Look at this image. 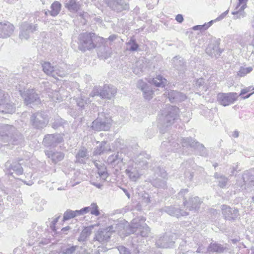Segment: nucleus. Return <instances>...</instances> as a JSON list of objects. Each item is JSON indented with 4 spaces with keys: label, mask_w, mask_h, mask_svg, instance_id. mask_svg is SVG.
Instances as JSON below:
<instances>
[{
    "label": "nucleus",
    "mask_w": 254,
    "mask_h": 254,
    "mask_svg": "<svg viewBox=\"0 0 254 254\" xmlns=\"http://www.w3.org/2000/svg\"><path fill=\"white\" fill-rule=\"evenodd\" d=\"M150 155L146 153H142L130 159L125 163V173L132 182H136L141 177L140 171L148 168L146 159H149Z\"/></svg>",
    "instance_id": "nucleus-1"
},
{
    "label": "nucleus",
    "mask_w": 254,
    "mask_h": 254,
    "mask_svg": "<svg viewBox=\"0 0 254 254\" xmlns=\"http://www.w3.org/2000/svg\"><path fill=\"white\" fill-rule=\"evenodd\" d=\"M0 137L4 142H11L18 144L23 141V137L15 128L7 124H0Z\"/></svg>",
    "instance_id": "nucleus-2"
},
{
    "label": "nucleus",
    "mask_w": 254,
    "mask_h": 254,
    "mask_svg": "<svg viewBox=\"0 0 254 254\" xmlns=\"http://www.w3.org/2000/svg\"><path fill=\"white\" fill-rule=\"evenodd\" d=\"M78 40L79 49L85 51L94 48L96 47L95 42H100L103 43L105 40L93 33H83L79 35Z\"/></svg>",
    "instance_id": "nucleus-3"
},
{
    "label": "nucleus",
    "mask_w": 254,
    "mask_h": 254,
    "mask_svg": "<svg viewBox=\"0 0 254 254\" xmlns=\"http://www.w3.org/2000/svg\"><path fill=\"white\" fill-rule=\"evenodd\" d=\"M179 111L176 106H169L159 118L160 126L164 128L172 125L177 120Z\"/></svg>",
    "instance_id": "nucleus-4"
},
{
    "label": "nucleus",
    "mask_w": 254,
    "mask_h": 254,
    "mask_svg": "<svg viewBox=\"0 0 254 254\" xmlns=\"http://www.w3.org/2000/svg\"><path fill=\"white\" fill-rule=\"evenodd\" d=\"M146 219L143 217H139L133 219L130 225V231L132 233H136L142 237H148L150 230L144 222Z\"/></svg>",
    "instance_id": "nucleus-5"
},
{
    "label": "nucleus",
    "mask_w": 254,
    "mask_h": 254,
    "mask_svg": "<svg viewBox=\"0 0 254 254\" xmlns=\"http://www.w3.org/2000/svg\"><path fill=\"white\" fill-rule=\"evenodd\" d=\"M112 122L109 115L101 113L99 114L98 118L92 122V128L96 131L108 130L111 127Z\"/></svg>",
    "instance_id": "nucleus-6"
},
{
    "label": "nucleus",
    "mask_w": 254,
    "mask_h": 254,
    "mask_svg": "<svg viewBox=\"0 0 254 254\" xmlns=\"http://www.w3.org/2000/svg\"><path fill=\"white\" fill-rule=\"evenodd\" d=\"M188 192V189H182L178 193V196L183 198V204L189 210H197L199 208L202 201L198 196L190 197L188 201L185 198V195Z\"/></svg>",
    "instance_id": "nucleus-7"
},
{
    "label": "nucleus",
    "mask_w": 254,
    "mask_h": 254,
    "mask_svg": "<svg viewBox=\"0 0 254 254\" xmlns=\"http://www.w3.org/2000/svg\"><path fill=\"white\" fill-rule=\"evenodd\" d=\"M238 95L236 93H219L217 96L218 103L223 106H227L233 104L237 100Z\"/></svg>",
    "instance_id": "nucleus-8"
},
{
    "label": "nucleus",
    "mask_w": 254,
    "mask_h": 254,
    "mask_svg": "<svg viewBox=\"0 0 254 254\" xmlns=\"http://www.w3.org/2000/svg\"><path fill=\"white\" fill-rule=\"evenodd\" d=\"M30 122L34 127L42 128L46 126L48 121L46 115L42 113H36L31 116Z\"/></svg>",
    "instance_id": "nucleus-9"
},
{
    "label": "nucleus",
    "mask_w": 254,
    "mask_h": 254,
    "mask_svg": "<svg viewBox=\"0 0 254 254\" xmlns=\"http://www.w3.org/2000/svg\"><path fill=\"white\" fill-rule=\"evenodd\" d=\"M20 29L19 38L21 40H27L31 33L38 30V26L37 24L24 22L21 24Z\"/></svg>",
    "instance_id": "nucleus-10"
},
{
    "label": "nucleus",
    "mask_w": 254,
    "mask_h": 254,
    "mask_svg": "<svg viewBox=\"0 0 254 254\" xmlns=\"http://www.w3.org/2000/svg\"><path fill=\"white\" fill-rule=\"evenodd\" d=\"M63 141V136L61 134H52L46 135L43 143L47 147H55Z\"/></svg>",
    "instance_id": "nucleus-11"
},
{
    "label": "nucleus",
    "mask_w": 254,
    "mask_h": 254,
    "mask_svg": "<svg viewBox=\"0 0 254 254\" xmlns=\"http://www.w3.org/2000/svg\"><path fill=\"white\" fill-rule=\"evenodd\" d=\"M21 92V95L26 105L34 102L38 103L40 98L35 90L33 89H29L23 92Z\"/></svg>",
    "instance_id": "nucleus-12"
},
{
    "label": "nucleus",
    "mask_w": 254,
    "mask_h": 254,
    "mask_svg": "<svg viewBox=\"0 0 254 254\" xmlns=\"http://www.w3.org/2000/svg\"><path fill=\"white\" fill-rule=\"evenodd\" d=\"M14 29V25L8 21L0 22V38H7L10 37Z\"/></svg>",
    "instance_id": "nucleus-13"
},
{
    "label": "nucleus",
    "mask_w": 254,
    "mask_h": 254,
    "mask_svg": "<svg viewBox=\"0 0 254 254\" xmlns=\"http://www.w3.org/2000/svg\"><path fill=\"white\" fill-rule=\"evenodd\" d=\"M181 143L183 147L189 146L194 147L200 150V154L202 156L205 155V148L204 146L198 142L195 141L192 138L187 137L181 139Z\"/></svg>",
    "instance_id": "nucleus-14"
},
{
    "label": "nucleus",
    "mask_w": 254,
    "mask_h": 254,
    "mask_svg": "<svg viewBox=\"0 0 254 254\" xmlns=\"http://www.w3.org/2000/svg\"><path fill=\"white\" fill-rule=\"evenodd\" d=\"M5 169L6 173L10 175H12L13 174L11 170H13L17 175H21L23 172V168L20 164L17 162H11V161H7L5 163Z\"/></svg>",
    "instance_id": "nucleus-15"
},
{
    "label": "nucleus",
    "mask_w": 254,
    "mask_h": 254,
    "mask_svg": "<svg viewBox=\"0 0 254 254\" xmlns=\"http://www.w3.org/2000/svg\"><path fill=\"white\" fill-rule=\"evenodd\" d=\"M221 210L224 218L228 220H235L239 215L238 209L226 205H222Z\"/></svg>",
    "instance_id": "nucleus-16"
},
{
    "label": "nucleus",
    "mask_w": 254,
    "mask_h": 254,
    "mask_svg": "<svg viewBox=\"0 0 254 254\" xmlns=\"http://www.w3.org/2000/svg\"><path fill=\"white\" fill-rule=\"evenodd\" d=\"M123 159L122 153L118 152L116 154L109 156L107 159V163L111 167L115 168L116 170H118L121 169L123 164Z\"/></svg>",
    "instance_id": "nucleus-17"
},
{
    "label": "nucleus",
    "mask_w": 254,
    "mask_h": 254,
    "mask_svg": "<svg viewBox=\"0 0 254 254\" xmlns=\"http://www.w3.org/2000/svg\"><path fill=\"white\" fill-rule=\"evenodd\" d=\"M107 4L113 10L121 11L128 8L124 0H105Z\"/></svg>",
    "instance_id": "nucleus-18"
},
{
    "label": "nucleus",
    "mask_w": 254,
    "mask_h": 254,
    "mask_svg": "<svg viewBox=\"0 0 254 254\" xmlns=\"http://www.w3.org/2000/svg\"><path fill=\"white\" fill-rule=\"evenodd\" d=\"M164 94L168 96L170 101L172 103L184 101L187 98L185 94L172 90H168Z\"/></svg>",
    "instance_id": "nucleus-19"
},
{
    "label": "nucleus",
    "mask_w": 254,
    "mask_h": 254,
    "mask_svg": "<svg viewBox=\"0 0 254 254\" xmlns=\"http://www.w3.org/2000/svg\"><path fill=\"white\" fill-rule=\"evenodd\" d=\"M116 93L117 89L115 87L112 85H105L103 87H101L100 97L111 99L115 96Z\"/></svg>",
    "instance_id": "nucleus-20"
},
{
    "label": "nucleus",
    "mask_w": 254,
    "mask_h": 254,
    "mask_svg": "<svg viewBox=\"0 0 254 254\" xmlns=\"http://www.w3.org/2000/svg\"><path fill=\"white\" fill-rule=\"evenodd\" d=\"M45 153L47 157L54 164L61 161L64 157V154L61 151L47 150L45 151Z\"/></svg>",
    "instance_id": "nucleus-21"
},
{
    "label": "nucleus",
    "mask_w": 254,
    "mask_h": 254,
    "mask_svg": "<svg viewBox=\"0 0 254 254\" xmlns=\"http://www.w3.org/2000/svg\"><path fill=\"white\" fill-rule=\"evenodd\" d=\"M248 0H238V3L232 14L236 15V18H240L243 17L245 13L244 9L247 7V3Z\"/></svg>",
    "instance_id": "nucleus-22"
},
{
    "label": "nucleus",
    "mask_w": 254,
    "mask_h": 254,
    "mask_svg": "<svg viewBox=\"0 0 254 254\" xmlns=\"http://www.w3.org/2000/svg\"><path fill=\"white\" fill-rule=\"evenodd\" d=\"M219 43L217 41H211L208 45L206 51L207 54L211 57H217L220 56L221 51L219 48Z\"/></svg>",
    "instance_id": "nucleus-23"
},
{
    "label": "nucleus",
    "mask_w": 254,
    "mask_h": 254,
    "mask_svg": "<svg viewBox=\"0 0 254 254\" xmlns=\"http://www.w3.org/2000/svg\"><path fill=\"white\" fill-rule=\"evenodd\" d=\"M167 179V174L166 171H163L161 172L160 178L153 180L151 183L156 188L164 189L166 187Z\"/></svg>",
    "instance_id": "nucleus-24"
},
{
    "label": "nucleus",
    "mask_w": 254,
    "mask_h": 254,
    "mask_svg": "<svg viewBox=\"0 0 254 254\" xmlns=\"http://www.w3.org/2000/svg\"><path fill=\"white\" fill-rule=\"evenodd\" d=\"M162 210L168 213L170 215L176 216L177 217L188 215V213L187 212L183 211L182 210L173 206L165 207L162 209Z\"/></svg>",
    "instance_id": "nucleus-25"
},
{
    "label": "nucleus",
    "mask_w": 254,
    "mask_h": 254,
    "mask_svg": "<svg viewBox=\"0 0 254 254\" xmlns=\"http://www.w3.org/2000/svg\"><path fill=\"white\" fill-rule=\"evenodd\" d=\"M76 162L81 164L85 163L86 161L88 159L87 149L82 147L80 148L75 155Z\"/></svg>",
    "instance_id": "nucleus-26"
},
{
    "label": "nucleus",
    "mask_w": 254,
    "mask_h": 254,
    "mask_svg": "<svg viewBox=\"0 0 254 254\" xmlns=\"http://www.w3.org/2000/svg\"><path fill=\"white\" fill-rule=\"evenodd\" d=\"M15 111V107L9 100L0 103V112L4 114H12Z\"/></svg>",
    "instance_id": "nucleus-27"
},
{
    "label": "nucleus",
    "mask_w": 254,
    "mask_h": 254,
    "mask_svg": "<svg viewBox=\"0 0 254 254\" xmlns=\"http://www.w3.org/2000/svg\"><path fill=\"white\" fill-rule=\"evenodd\" d=\"M249 179V172L246 171L242 175V178L237 180L236 186L240 187V190H244L248 189L247 182Z\"/></svg>",
    "instance_id": "nucleus-28"
},
{
    "label": "nucleus",
    "mask_w": 254,
    "mask_h": 254,
    "mask_svg": "<svg viewBox=\"0 0 254 254\" xmlns=\"http://www.w3.org/2000/svg\"><path fill=\"white\" fill-rule=\"evenodd\" d=\"M172 61L174 67L178 70L180 73H183L185 70V65L183 59L181 57H176L173 58Z\"/></svg>",
    "instance_id": "nucleus-29"
},
{
    "label": "nucleus",
    "mask_w": 254,
    "mask_h": 254,
    "mask_svg": "<svg viewBox=\"0 0 254 254\" xmlns=\"http://www.w3.org/2000/svg\"><path fill=\"white\" fill-rule=\"evenodd\" d=\"M111 150L110 146L107 144L105 141L100 143L99 146H97L94 151V155H100Z\"/></svg>",
    "instance_id": "nucleus-30"
},
{
    "label": "nucleus",
    "mask_w": 254,
    "mask_h": 254,
    "mask_svg": "<svg viewBox=\"0 0 254 254\" xmlns=\"http://www.w3.org/2000/svg\"><path fill=\"white\" fill-rule=\"evenodd\" d=\"M110 237V235L109 232L105 230H101L98 231L96 232L94 239L99 242L102 243L107 241Z\"/></svg>",
    "instance_id": "nucleus-31"
},
{
    "label": "nucleus",
    "mask_w": 254,
    "mask_h": 254,
    "mask_svg": "<svg viewBox=\"0 0 254 254\" xmlns=\"http://www.w3.org/2000/svg\"><path fill=\"white\" fill-rule=\"evenodd\" d=\"M214 177L215 179L217 180L219 187L221 188H224L227 186L229 181L227 177L218 173H215Z\"/></svg>",
    "instance_id": "nucleus-32"
},
{
    "label": "nucleus",
    "mask_w": 254,
    "mask_h": 254,
    "mask_svg": "<svg viewBox=\"0 0 254 254\" xmlns=\"http://www.w3.org/2000/svg\"><path fill=\"white\" fill-rule=\"evenodd\" d=\"M65 7L70 12H77L80 8V4L77 0H68L64 4Z\"/></svg>",
    "instance_id": "nucleus-33"
},
{
    "label": "nucleus",
    "mask_w": 254,
    "mask_h": 254,
    "mask_svg": "<svg viewBox=\"0 0 254 254\" xmlns=\"http://www.w3.org/2000/svg\"><path fill=\"white\" fill-rule=\"evenodd\" d=\"M168 239V237L166 236H164L163 237H160L158 240H157L156 245L159 248H167L172 246L174 244V242L171 241L169 243L167 242Z\"/></svg>",
    "instance_id": "nucleus-34"
},
{
    "label": "nucleus",
    "mask_w": 254,
    "mask_h": 254,
    "mask_svg": "<svg viewBox=\"0 0 254 254\" xmlns=\"http://www.w3.org/2000/svg\"><path fill=\"white\" fill-rule=\"evenodd\" d=\"M43 71L47 75L55 77V68L52 66L50 63L45 62L42 64Z\"/></svg>",
    "instance_id": "nucleus-35"
},
{
    "label": "nucleus",
    "mask_w": 254,
    "mask_h": 254,
    "mask_svg": "<svg viewBox=\"0 0 254 254\" xmlns=\"http://www.w3.org/2000/svg\"><path fill=\"white\" fill-rule=\"evenodd\" d=\"M225 249V248L219 244L211 243L207 248V251L210 252L223 253Z\"/></svg>",
    "instance_id": "nucleus-36"
},
{
    "label": "nucleus",
    "mask_w": 254,
    "mask_h": 254,
    "mask_svg": "<svg viewBox=\"0 0 254 254\" xmlns=\"http://www.w3.org/2000/svg\"><path fill=\"white\" fill-rule=\"evenodd\" d=\"M61 9V4L58 1H54L51 6V10L49 14L52 16H57Z\"/></svg>",
    "instance_id": "nucleus-37"
},
{
    "label": "nucleus",
    "mask_w": 254,
    "mask_h": 254,
    "mask_svg": "<svg viewBox=\"0 0 254 254\" xmlns=\"http://www.w3.org/2000/svg\"><path fill=\"white\" fill-rule=\"evenodd\" d=\"M166 79L161 75H158L155 78L152 79L151 83L154 84L157 87H163L166 83Z\"/></svg>",
    "instance_id": "nucleus-38"
},
{
    "label": "nucleus",
    "mask_w": 254,
    "mask_h": 254,
    "mask_svg": "<svg viewBox=\"0 0 254 254\" xmlns=\"http://www.w3.org/2000/svg\"><path fill=\"white\" fill-rule=\"evenodd\" d=\"M179 146V144L178 142H175L174 141H169V142L163 141L161 144V148L162 150H164L167 147L168 149H171L172 150H175L178 149Z\"/></svg>",
    "instance_id": "nucleus-39"
},
{
    "label": "nucleus",
    "mask_w": 254,
    "mask_h": 254,
    "mask_svg": "<svg viewBox=\"0 0 254 254\" xmlns=\"http://www.w3.org/2000/svg\"><path fill=\"white\" fill-rule=\"evenodd\" d=\"M91 233V228L89 227L85 228L81 232L79 237V241H84L86 238L89 237Z\"/></svg>",
    "instance_id": "nucleus-40"
},
{
    "label": "nucleus",
    "mask_w": 254,
    "mask_h": 254,
    "mask_svg": "<svg viewBox=\"0 0 254 254\" xmlns=\"http://www.w3.org/2000/svg\"><path fill=\"white\" fill-rule=\"evenodd\" d=\"M127 44L128 47L127 50L130 51H135L138 48V45L135 42V40L132 39H130Z\"/></svg>",
    "instance_id": "nucleus-41"
},
{
    "label": "nucleus",
    "mask_w": 254,
    "mask_h": 254,
    "mask_svg": "<svg viewBox=\"0 0 254 254\" xmlns=\"http://www.w3.org/2000/svg\"><path fill=\"white\" fill-rule=\"evenodd\" d=\"M253 70V67L249 66V67H241L240 68V70L238 72V75L241 77H243L245 76L248 73L251 72Z\"/></svg>",
    "instance_id": "nucleus-42"
},
{
    "label": "nucleus",
    "mask_w": 254,
    "mask_h": 254,
    "mask_svg": "<svg viewBox=\"0 0 254 254\" xmlns=\"http://www.w3.org/2000/svg\"><path fill=\"white\" fill-rule=\"evenodd\" d=\"M89 207V212L90 211L91 214L95 215L96 216L100 215V212L98 209V207L96 203H92L90 206H88Z\"/></svg>",
    "instance_id": "nucleus-43"
},
{
    "label": "nucleus",
    "mask_w": 254,
    "mask_h": 254,
    "mask_svg": "<svg viewBox=\"0 0 254 254\" xmlns=\"http://www.w3.org/2000/svg\"><path fill=\"white\" fill-rule=\"evenodd\" d=\"M101 168H99L98 174L103 180H105L108 177V173L106 171V168L104 165H101Z\"/></svg>",
    "instance_id": "nucleus-44"
},
{
    "label": "nucleus",
    "mask_w": 254,
    "mask_h": 254,
    "mask_svg": "<svg viewBox=\"0 0 254 254\" xmlns=\"http://www.w3.org/2000/svg\"><path fill=\"white\" fill-rule=\"evenodd\" d=\"M55 75H57L60 77H64L67 74V72L65 70V68L62 66H58L55 68Z\"/></svg>",
    "instance_id": "nucleus-45"
},
{
    "label": "nucleus",
    "mask_w": 254,
    "mask_h": 254,
    "mask_svg": "<svg viewBox=\"0 0 254 254\" xmlns=\"http://www.w3.org/2000/svg\"><path fill=\"white\" fill-rule=\"evenodd\" d=\"M76 217L75 211L71 210H66L64 214V221L69 220Z\"/></svg>",
    "instance_id": "nucleus-46"
},
{
    "label": "nucleus",
    "mask_w": 254,
    "mask_h": 254,
    "mask_svg": "<svg viewBox=\"0 0 254 254\" xmlns=\"http://www.w3.org/2000/svg\"><path fill=\"white\" fill-rule=\"evenodd\" d=\"M142 92L143 93L144 97L146 99L150 100L152 98L153 92L149 86L147 88H146V89L142 91Z\"/></svg>",
    "instance_id": "nucleus-47"
},
{
    "label": "nucleus",
    "mask_w": 254,
    "mask_h": 254,
    "mask_svg": "<svg viewBox=\"0 0 254 254\" xmlns=\"http://www.w3.org/2000/svg\"><path fill=\"white\" fill-rule=\"evenodd\" d=\"M84 98V97L81 95L80 98H77L76 100L77 105L80 107L81 109H83L85 105L87 104V100H85Z\"/></svg>",
    "instance_id": "nucleus-48"
},
{
    "label": "nucleus",
    "mask_w": 254,
    "mask_h": 254,
    "mask_svg": "<svg viewBox=\"0 0 254 254\" xmlns=\"http://www.w3.org/2000/svg\"><path fill=\"white\" fill-rule=\"evenodd\" d=\"M141 200L139 201L142 203L147 204L150 202L149 194L145 191L141 193Z\"/></svg>",
    "instance_id": "nucleus-49"
},
{
    "label": "nucleus",
    "mask_w": 254,
    "mask_h": 254,
    "mask_svg": "<svg viewBox=\"0 0 254 254\" xmlns=\"http://www.w3.org/2000/svg\"><path fill=\"white\" fill-rule=\"evenodd\" d=\"M9 98L8 94L0 88V103L8 101Z\"/></svg>",
    "instance_id": "nucleus-50"
},
{
    "label": "nucleus",
    "mask_w": 254,
    "mask_h": 254,
    "mask_svg": "<svg viewBox=\"0 0 254 254\" xmlns=\"http://www.w3.org/2000/svg\"><path fill=\"white\" fill-rule=\"evenodd\" d=\"M101 92V87L95 86L91 92L90 93L89 96L91 97H94L95 96H99L100 97V93Z\"/></svg>",
    "instance_id": "nucleus-51"
},
{
    "label": "nucleus",
    "mask_w": 254,
    "mask_h": 254,
    "mask_svg": "<svg viewBox=\"0 0 254 254\" xmlns=\"http://www.w3.org/2000/svg\"><path fill=\"white\" fill-rule=\"evenodd\" d=\"M64 124V120L60 118H58L54 120V121L52 123L53 127L57 128L58 127L61 126Z\"/></svg>",
    "instance_id": "nucleus-52"
},
{
    "label": "nucleus",
    "mask_w": 254,
    "mask_h": 254,
    "mask_svg": "<svg viewBox=\"0 0 254 254\" xmlns=\"http://www.w3.org/2000/svg\"><path fill=\"white\" fill-rule=\"evenodd\" d=\"M244 39L247 44L254 46V36L252 37L251 35L246 34Z\"/></svg>",
    "instance_id": "nucleus-53"
},
{
    "label": "nucleus",
    "mask_w": 254,
    "mask_h": 254,
    "mask_svg": "<svg viewBox=\"0 0 254 254\" xmlns=\"http://www.w3.org/2000/svg\"><path fill=\"white\" fill-rule=\"evenodd\" d=\"M89 207H84L80 210H76L75 211V216L82 215L89 212Z\"/></svg>",
    "instance_id": "nucleus-54"
},
{
    "label": "nucleus",
    "mask_w": 254,
    "mask_h": 254,
    "mask_svg": "<svg viewBox=\"0 0 254 254\" xmlns=\"http://www.w3.org/2000/svg\"><path fill=\"white\" fill-rule=\"evenodd\" d=\"M137 87L141 89V90L142 91H143L144 90H145L146 89V88H147L148 87V86L147 85V84L144 82L143 80H139L137 82Z\"/></svg>",
    "instance_id": "nucleus-55"
},
{
    "label": "nucleus",
    "mask_w": 254,
    "mask_h": 254,
    "mask_svg": "<svg viewBox=\"0 0 254 254\" xmlns=\"http://www.w3.org/2000/svg\"><path fill=\"white\" fill-rule=\"evenodd\" d=\"M63 91V90H60L59 91H55L54 92V94L53 96L52 97L53 100H62L63 97L61 96V92Z\"/></svg>",
    "instance_id": "nucleus-56"
},
{
    "label": "nucleus",
    "mask_w": 254,
    "mask_h": 254,
    "mask_svg": "<svg viewBox=\"0 0 254 254\" xmlns=\"http://www.w3.org/2000/svg\"><path fill=\"white\" fill-rule=\"evenodd\" d=\"M248 188L249 187H254V175H252L249 172V179L248 182H247Z\"/></svg>",
    "instance_id": "nucleus-57"
},
{
    "label": "nucleus",
    "mask_w": 254,
    "mask_h": 254,
    "mask_svg": "<svg viewBox=\"0 0 254 254\" xmlns=\"http://www.w3.org/2000/svg\"><path fill=\"white\" fill-rule=\"evenodd\" d=\"M77 246H71L65 249L63 254H72L76 250Z\"/></svg>",
    "instance_id": "nucleus-58"
},
{
    "label": "nucleus",
    "mask_w": 254,
    "mask_h": 254,
    "mask_svg": "<svg viewBox=\"0 0 254 254\" xmlns=\"http://www.w3.org/2000/svg\"><path fill=\"white\" fill-rule=\"evenodd\" d=\"M118 249L120 254H130L128 250L124 246H119Z\"/></svg>",
    "instance_id": "nucleus-59"
},
{
    "label": "nucleus",
    "mask_w": 254,
    "mask_h": 254,
    "mask_svg": "<svg viewBox=\"0 0 254 254\" xmlns=\"http://www.w3.org/2000/svg\"><path fill=\"white\" fill-rule=\"evenodd\" d=\"M60 216H56V217L53 219V220L52 221L51 224H50V227L51 229L53 231H55V225L57 222L58 221L59 219L60 218Z\"/></svg>",
    "instance_id": "nucleus-60"
},
{
    "label": "nucleus",
    "mask_w": 254,
    "mask_h": 254,
    "mask_svg": "<svg viewBox=\"0 0 254 254\" xmlns=\"http://www.w3.org/2000/svg\"><path fill=\"white\" fill-rule=\"evenodd\" d=\"M204 83V80L203 78H199L195 80V85L197 87H200L202 86Z\"/></svg>",
    "instance_id": "nucleus-61"
},
{
    "label": "nucleus",
    "mask_w": 254,
    "mask_h": 254,
    "mask_svg": "<svg viewBox=\"0 0 254 254\" xmlns=\"http://www.w3.org/2000/svg\"><path fill=\"white\" fill-rule=\"evenodd\" d=\"M228 11H229V10H227L225 11V12H224L223 13H222L219 17H218L217 18H216L214 20V21H220V20L223 19L226 16V15L228 13Z\"/></svg>",
    "instance_id": "nucleus-62"
},
{
    "label": "nucleus",
    "mask_w": 254,
    "mask_h": 254,
    "mask_svg": "<svg viewBox=\"0 0 254 254\" xmlns=\"http://www.w3.org/2000/svg\"><path fill=\"white\" fill-rule=\"evenodd\" d=\"M176 20L178 22L182 23L183 21V20H184V18H183V15L182 14H178L176 16Z\"/></svg>",
    "instance_id": "nucleus-63"
},
{
    "label": "nucleus",
    "mask_w": 254,
    "mask_h": 254,
    "mask_svg": "<svg viewBox=\"0 0 254 254\" xmlns=\"http://www.w3.org/2000/svg\"><path fill=\"white\" fill-rule=\"evenodd\" d=\"M204 26L205 25H196V26H194L193 27V29L194 30H204Z\"/></svg>",
    "instance_id": "nucleus-64"
}]
</instances>
